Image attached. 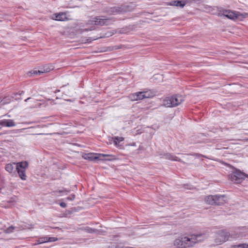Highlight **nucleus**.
Masks as SVG:
<instances>
[{
    "instance_id": "obj_32",
    "label": "nucleus",
    "mask_w": 248,
    "mask_h": 248,
    "mask_svg": "<svg viewBox=\"0 0 248 248\" xmlns=\"http://www.w3.org/2000/svg\"><path fill=\"white\" fill-rule=\"evenodd\" d=\"M24 93V92L23 91H19L17 93H16V94H18L19 95H21L22 94H23Z\"/></svg>"
},
{
    "instance_id": "obj_11",
    "label": "nucleus",
    "mask_w": 248,
    "mask_h": 248,
    "mask_svg": "<svg viewBox=\"0 0 248 248\" xmlns=\"http://www.w3.org/2000/svg\"><path fill=\"white\" fill-rule=\"evenodd\" d=\"M188 0H172L168 4L169 5L175 6L176 7H179L180 8H183L186 4L187 3Z\"/></svg>"
},
{
    "instance_id": "obj_20",
    "label": "nucleus",
    "mask_w": 248,
    "mask_h": 248,
    "mask_svg": "<svg viewBox=\"0 0 248 248\" xmlns=\"http://www.w3.org/2000/svg\"><path fill=\"white\" fill-rule=\"evenodd\" d=\"M54 68V66L50 64H46L44 66H43V67H42L40 70H41V71H42V74L43 73H48L50 71L52 70Z\"/></svg>"
},
{
    "instance_id": "obj_19",
    "label": "nucleus",
    "mask_w": 248,
    "mask_h": 248,
    "mask_svg": "<svg viewBox=\"0 0 248 248\" xmlns=\"http://www.w3.org/2000/svg\"><path fill=\"white\" fill-rule=\"evenodd\" d=\"M183 237H179L175 239L173 242V245L177 248H183Z\"/></svg>"
},
{
    "instance_id": "obj_14",
    "label": "nucleus",
    "mask_w": 248,
    "mask_h": 248,
    "mask_svg": "<svg viewBox=\"0 0 248 248\" xmlns=\"http://www.w3.org/2000/svg\"><path fill=\"white\" fill-rule=\"evenodd\" d=\"M225 196L224 195H215V205H220L223 204L225 201L224 200Z\"/></svg>"
},
{
    "instance_id": "obj_25",
    "label": "nucleus",
    "mask_w": 248,
    "mask_h": 248,
    "mask_svg": "<svg viewBox=\"0 0 248 248\" xmlns=\"http://www.w3.org/2000/svg\"><path fill=\"white\" fill-rule=\"evenodd\" d=\"M15 229V227L13 226H11L8 228H7L5 230V233H11V232H13L14 230Z\"/></svg>"
},
{
    "instance_id": "obj_10",
    "label": "nucleus",
    "mask_w": 248,
    "mask_h": 248,
    "mask_svg": "<svg viewBox=\"0 0 248 248\" xmlns=\"http://www.w3.org/2000/svg\"><path fill=\"white\" fill-rule=\"evenodd\" d=\"M58 239V238L55 237L44 236L39 238L38 239L36 240V242L37 244H40L46 242H55L57 241Z\"/></svg>"
},
{
    "instance_id": "obj_27",
    "label": "nucleus",
    "mask_w": 248,
    "mask_h": 248,
    "mask_svg": "<svg viewBox=\"0 0 248 248\" xmlns=\"http://www.w3.org/2000/svg\"><path fill=\"white\" fill-rule=\"evenodd\" d=\"M70 189H67L64 188H63V189L62 190H60L58 191V192L60 193L64 192H66V194L70 192Z\"/></svg>"
},
{
    "instance_id": "obj_35",
    "label": "nucleus",
    "mask_w": 248,
    "mask_h": 248,
    "mask_svg": "<svg viewBox=\"0 0 248 248\" xmlns=\"http://www.w3.org/2000/svg\"><path fill=\"white\" fill-rule=\"evenodd\" d=\"M105 160H111V159H109V158H107V159H105Z\"/></svg>"
},
{
    "instance_id": "obj_28",
    "label": "nucleus",
    "mask_w": 248,
    "mask_h": 248,
    "mask_svg": "<svg viewBox=\"0 0 248 248\" xmlns=\"http://www.w3.org/2000/svg\"><path fill=\"white\" fill-rule=\"evenodd\" d=\"M75 198V195L74 194H72L70 195L67 198V199L69 201H73Z\"/></svg>"
},
{
    "instance_id": "obj_1",
    "label": "nucleus",
    "mask_w": 248,
    "mask_h": 248,
    "mask_svg": "<svg viewBox=\"0 0 248 248\" xmlns=\"http://www.w3.org/2000/svg\"><path fill=\"white\" fill-rule=\"evenodd\" d=\"M202 236V234H192L190 237L184 236L183 237V248H190L194 246L201 240L198 238Z\"/></svg>"
},
{
    "instance_id": "obj_12",
    "label": "nucleus",
    "mask_w": 248,
    "mask_h": 248,
    "mask_svg": "<svg viewBox=\"0 0 248 248\" xmlns=\"http://www.w3.org/2000/svg\"><path fill=\"white\" fill-rule=\"evenodd\" d=\"M144 93L143 92H139L137 93H131L129 95V97L133 101H137L138 100L142 99L144 98L143 95Z\"/></svg>"
},
{
    "instance_id": "obj_24",
    "label": "nucleus",
    "mask_w": 248,
    "mask_h": 248,
    "mask_svg": "<svg viewBox=\"0 0 248 248\" xmlns=\"http://www.w3.org/2000/svg\"><path fill=\"white\" fill-rule=\"evenodd\" d=\"M143 92L144 93L143 95H144V96H144V98H150L153 96V93L151 92L147 91V92Z\"/></svg>"
},
{
    "instance_id": "obj_34",
    "label": "nucleus",
    "mask_w": 248,
    "mask_h": 248,
    "mask_svg": "<svg viewBox=\"0 0 248 248\" xmlns=\"http://www.w3.org/2000/svg\"><path fill=\"white\" fill-rule=\"evenodd\" d=\"M31 99V97H28V98H27V99H26L25 100V102H27L28 100H30Z\"/></svg>"
},
{
    "instance_id": "obj_3",
    "label": "nucleus",
    "mask_w": 248,
    "mask_h": 248,
    "mask_svg": "<svg viewBox=\"0 0 248 248\" xmlns=\"http://www.w3.org/2000/svg\"><path fill=\"white\" fill-rule=\"evenodd\" d=\"M28 167V163L27 161H22L17 163L16 171L17 172L19 177L22 180H25L27 178L26 170Z\"/></svg>"
},
{
    "instance_id": "obj_29",
    "label": "nucleus",
    "mask_w": 248,
    "mask_h": 248,
    "mask_svg": "<svg viewBox=\"0 0 248 248\" xmlns=\"http://www.w3.org/2000/svg\"><path fill=\"white\" fill-rule=\"evenodd\" d=\"M190 155L196 156L197 157H205V156H204L203 155L198 153H194L193 154Z\"/></svg>"
},
{
    "instance_id": "obj_33",
    "label": "nucleus",
    "mask_w": 248,
    "mask_h": 248,
    "mask_svg": "<svg viewBox=\"0 0 248 248\" xmlns=\"http://www.w3.org/2000/svg\"><path fill=\"white\" fill-rule=\"evenodd\" d=\"M94 30V27L93 26L91 27L89 29H85V31H92Z\"/></svg>"
},
{
    "instance_id": "obj_21",
    "label": "nucleus",
    "mask_w": 248,
    "mask_h": 248,
    "mask_svg": "<svg viewBox=\"0 0 248 248\" xmlns=\"http://www.w3.org/2000/svg\"><path fill=\"white\" fill-rule=\"evenodd\" d=\"M215 195H209L205 198V202L211 205H214L215 203Z\"/></svg>"
},
{
    "instance_id": "obj_13",
    "label": "nucleus",
    "mask_w": 248,
    "mask_h": 248,
    "mask_svg": "<svg viewBox=\"0 0 248 248\" xmlns=\"http://www.w3.org/2000/svg\"><path fill=\"white\" fill-rule=\"evenodd\" d=\"M17 163H9L5 165V170L10 173H15L16 170Z\"/></svg>"
},
{
    "instance_id": "obj_16",
    "label": "nucleus",
    "mask_w": 248,
    "mask_h": 248,
    "mask_svg": "<svg viewBox=\"0 0 248 248\" xmlns=\"http://www.w3.org/2000/svg\"><path fill=\"white\" fill-rule=\"evenodd\" d=\"M172 96L168 97L163 100V105L166 107H174Z\"/></svg>"
},
{
    "instance_id": "obj_9",
    "label": "nucleus",
    "mask_w": 248,
    "mask_h": 248,
    "mask_svg": "<svg viewBox=\"0 0 248 248\" xmlns=\"http://www.w3.org/2000/svg\"><path fill=\"white\" fill-rule=\"evenodd\" d=\"M67 12H60L53 15V19L58 21H65L68 19L67 17Z\"/></svg>"
},
{
    "instance_id": "obj_4",
    "label": "nucleus",
    "mask_w": 248,
    "mask_h": 248,
    "mask_svg": "<svg viewBox=\"0 0 248 248\" xmlns=\"http://www.w3.org/2000/svg\"><path fill=\"white\" fill-rule=\"evenodd\" d=\"M128 6L125 5H121L110 7L107 12L111 15L122 14L128 11Z\"/></svg>"
},
{
    "instance_id": "obj_18",
    "label": "nucleus",
    "mask_w": 248,
    "mask_h": 248,
    "mask_svg": "<svg viewBox=\"0 0 248 248\" xmlns=\"http://www.w3.org/2000/svg\"><path fill=\"white\" fill-rule=\"evenodd\" d=\"M173 97V100L175 107L180 104L183 101H184V99L183 97L181 95H175L172 96Z\"/></svg>"
},
{
    "instance_id": "obj_5",
    "label": "nucleus",
    "mask_w": 248,
    "mask_h": 248,
    "mask_svg": "<svg viewBox=\"0 0 248 248\" xmlns=\"http://www.w3.org/2000/svg\"><path fill=\"white\" fill-rule=\"evenodd\" d=\"M92 24L100 26H108L110 24L109 19L101 18L100 16H96L90 20Z\"/></svg>"
},
{
    "instance_id": "obj_17",
    "label": "nucleus",
    "mask_w": 248,
    "mask_h": 248,
    "mask_svg": "<svg viewBox=\"0 0 248 248\" xmlns=\"http://www.w3.org/2000/svg\"><path fill=\"white\" fill-rule=\"evenodd\" d=\"M164 157L166 159L171 160H174L176 161H179L180 162H182L183 163H185V162L180 158H179L177 156L172 155L170 153H166L164 155Z\"/></svg>"
},
{
    "instance_id": "obj_31",
    "label": "nucleus",
    "mask_w": 248,
    "mask_h": 248,
    "mask_svg": "<svg viewBox=\"0 0 248 248\" xmlns=\"http://www.w3.org/2000/svg\"><path fill=\"white\" fill-rule=\"evenodd\" d=\"M201 0H188V1L187 2H197V1H200Z\"/></svg>"
},
{
    "instance_id": "obj_26",
    "label": "nucleus",
    "mask_w": 248,
    "mask_h": 248,
    "mask_svg": "<svg viewBox=\"0 0 248 248\" xmlns=\"http://www.w3.org/2000/svg\"><path fill=\"white\" fill-rule=\"evenodd\" d=\"M237 248H248V244H241L236 246Z\"/></svg>"
},
{
    "instance_id": "obj_2",
    "label": "nucleus",
    "mask_w": 248,
    "mask_h": 248,
    "mask_svg": "<svg viewBox=\"0 0 248 248\" xmlns=\"http://www.w3.org/2000/svg\"><path fill=\"white\" fill-rule=\"evenodd\" d=\"M229 177L230 180L232 182L240 184L246 177L248 178V175L239 170L236 169L229 175Z\"/></svg>"
},
{
    "instance_id": "obj_23",
    "label": "nucleus",
    "mask_w": 248,
    "mask_h": 248,
    "mask_svg": "<svg viewBox=\"0 0 248 248\" xmlns=\"http://www.w3.org/2000/svg\"><path fill=\"white\" fill-rule=\"evenodd\" d=\"M124 139L123 137H115L114 138L113 142L116 146H118L120 142L124 140Z\"/></svg>"
},
{
    "instance_id": "obj_15",
    "label": "nucleus",
    "mask_w": 248,
    "mask_h": 248,
    "mask_svg": "<svg viewBox=\"0 0 248 248\" xmlns=\"http://www.w3.org/2000/svg\"><path fill=\"white\" fill-rule=\"evenodd\" d=\"M0 125L2 126L12 127L15 126L16 124L13 120L5 119L0 121Z\"/></svg>"
},
{
    "instance_id": "obj_22",
    "label": "nucleus",
    "mask_w": 248,
    "mask_h": 248,
    "mask_svg": "<svg viewBox=\"0 0 248 248\" xmlns=\"http://www.w3.org/2000/svg\"><path fill=\"white\" fill-rule=\"evenodd\" d=\"M42 74V71H41V70H32L27 73L28 75L30 77H31L34 75H40Z\"/></svg>"
},
{
    "instance_id": "obj_6",
    "label": "nucleus",
    "mask_w": 248,
    "mask_h": 248,
    "mask_svg": "<svg viewBox=\"0 0 248 248\" xmlns=\"http://www.w3.org/2000/svg\"><path fill=\"white\" fill-rule=\"evenodd\" d=\"M221 14L231 19H235L238 18L240 14L239 12H235L230 10L223 9L220 11Z\"/></svg>"
},
{
    "instance_id": "obj_30",
    "label": "nucleus",
    "mask_w": 248,
    "mask_h": 248,
    "mask_svg": "<svg viewBox=\"0 0 248 248\" xmlns=\"http://www.w3.org/2000/svg\"><path fill=\"white\" fill-rule=\"evenodd\" d=\"M60 205L63 208H65L66 207V203L64 202H62L60 203Z\"/></svg>"
},
{
    "instance_id": "obj_8",
    "label": "nucleus",
    "mask_w": 248,
    "mask_h": 248,
    "mask_svg": "<svg viewBox=\"0 0 248 248\" xmlns=\"http://www.w3.org/2000/svg\"><path fill=\"white\" fill-rule=\"evenodd\" d=\"M230 236V233L228 232H219L215 239L216 243L221 244L227 241Z\"/></svg>"
},
{
    "instance_id": "obj_7",
    "label": "nucleus",
    "mask_w": 248,
    "mask_h": 248,
    "mask_svg": "<svg viewBox=\"0 0 248 248\" xmlns=\"http://www.w3.org/2000/svg\"><path fill=\"white\" fill-rule=\"evenodd\" d=\"M110 156L111 155L103 154H97V156H95L93 154L89 153L85 154L83 157L85 159L88 160L89 161H94L97 159L104 160V159L101 158V157Z\"/></svg>"
}]
</instances>
